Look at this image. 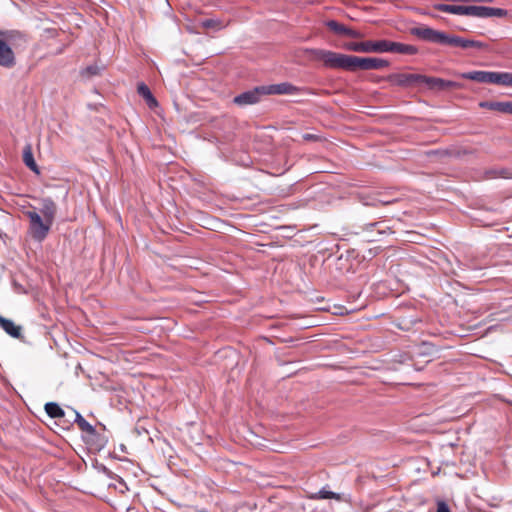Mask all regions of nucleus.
I'll return each instance as SVG.
<instances>
[{
  "mask_svg": "<svg viewBox=\"0 0 512 512\" xmlns=\"http://www.w3.org/2000/svg\"><path fill=\"white\" fill-rule=\"evenodd\" d=\"M433 7L441 12L464 15V6L461 5L435 4Z\"/></svg>",
  "mask_w": 512,
  "mask_h": 512,
  "instance_id": "aec40b11",
  "label": "nucleus"
},
{
  "mask_svg": "<svg viewBox=\"0 0 512 512\" xmlns=\"http://www.w3.org/2000/svg\"><path fill=\"white\" fill-rule=\"evenodd\" d=\"M25 216L29 219V231L32 238L36 241H43L48 235L53 223L41 217L35 210L25 212Z\"/></svg>",
  "mask_w": 512,
  "mask_h": 512,
  "instance_id": "7ed1b4c3",
  "label": "nucleus"
},
{
  "mask_svg": "<svg viewBox=\"0 0 512 512\" xmlns=\"http://www.w3.org/2000/svg\"><path fill=\"white\" fill-rule=\"evenodd\" d=\"M326 26L338 35H345L347 32V27L335 20H329L326 22Z\"/></svg>",
  "mask_w": 512,
  "mask_h": 512,
  "instance_id": "412c9836",
  "label": "nucleus"
},
{
  "mask_svg": "<svg viewBox=\"0 0 512 512\" xmlns=\"http://www.w3.org/2000/svg\"><path fill=\"white\" fill-rule=\"evenodd\" d=\"M491 173H493L494 177L512 179V169L505 168L500 170H494Z\"/></svg>",
  "mask_w": 512,
  "mask_h": 512,
  "instance_id": "393cba45",
  "label": "nucleus"
},
{
  "mask_svg": "<svg viewBox=\"0 0 512 512\" xmlns=\"http://www.w3.org/2000/svg\"><path fill=\"white\" fill-rule=\"evenodd\" d=\"M493 0H468V2H484V3H490Z\"/></svg>",
  "mask_w": 512,
  "mask_h": 512,
  "instance_id": "c85d7f7f",
  "label": "nucleus"
},
{
  "mask_svg": "<svg viewBox=\"0 0 512 512\" xmlns=\"http://www.w3.org/2000/svg\"><path fill=\"white\" fill-rule=\"evenodd\" d=\"M201 26L206 29L220 30L223 28L222 22L217 19H205L201 22Z\"/></svg>",
  "mask_w": 512,
  "mask_h": 512,
  "instance_id": "5701e85b",
  "label": "nucleus"
},
{
  "mask_svg": "<svg viewBox=\"0 0 512 512\" xmlns=\"http://www.w3.org/2000/svg\"><path fill=\"white\" fill-rule=\"evenodd\" d=\"M100 73V68L99 66L97 65H90V66H87L82 72L81 74L83 76H87V77H92V76H96V75H99Z\"/></svg>",
  "mask_w": 512,
  "mask_h": 512,
  "instance_id": "b1692460",
  "label": "nucleus"
},
{
  "mask_svg": "<svg viewBox=\"0 0 512 512\" xmlns=\"http://www.w3.org/2000/svg\"><path fill=\"white\" fill-rule=\"evenodd\" d=\"M385 49L384 52L405 54V55H415L418 52L417 47L409 44H403L399 42H393L389 40H385Z\"/></svg>",
  "mask_w": 512,
  "mask_h": 512,
  "instance_id": "f8f14e48",
  "label": "nucleus"
},
{
  "mask_svg": "<svg viewBox=\"0 0 512 512\" xmlns=\"http://www.w3.org/2000/svg\"><path fill=\"white\" fill-rule=\"evenodd\" d=\"M316 59L323 61L329 68H339L349 71L378 70L389 66V61L376 57H357L340 54L332 51L316 49L313 50Z\"/></svg>",
  "mask_w": 512,
  "mask_h": 512,
  "instance_id": "f257e3e1",
  "label": "nucleus"
},
{
  "mask_svg": "<svg viewBox=\"0 0 512 512\" xmlns=\"http://www.w3.org/2000/svg\"><path fill=\"white\" fill-rule=\"evenodd\" d=\"M45 411L51 418H63L65 416V411L55 402L46 403Z\"/></svg>",
  "mask_w": 512,
  "mask_h": 512,
  "instance_id": "6ab92c4d",
  "label": "nucleus"
},
{
  "mask_svg": "<svg viewBox=\"0 0 512 512\" xmlns=\"http://www.w3.org/2000/svg\"><path fill=\"white\" fill-rule=\"evenodd\" d=\"M15 35L21 36L18 32L0 30V66L4 68H12L16 63L14 52L7 44Z\"/></svg>",
  "mask_w": 512,
  "mask_h": 512,
  "instance_id": "20e7f679",
  "label": "nucleus"
},
{
  "mask_svg": "<svg viewBox=\"0 0 512 512\" xmlns=\"http://www.w3.org/2000/svg\"><path fill=\"white\" fill-rule=\"evenodd\" d=\"M137 92L141 97L144 98L150 108H154L158 105L156 98L153 96L149 87L145 83L138 84Z\"/></svg>",
  "mask_w": 512,
  "mask_h": 512,
  "instance_id": "f3484780",
  "label": "nucleus"
},
{
  "mask_svg": "<svg viewBox=\"0 0 512 512\" xmlns=\"http://www.w3.org/2000/svg\"><path fill=\"white\" fill-rule=\"evenodd\" d=\"M23 162L25 165L30 168L33 172L39 173L38 166L34 160L33 153L31 150V146L27 145L23 150Z\"/></svg>",
  "mask_w": 512,
  "mask_h": 512,
  "instance_id": "a211bd4d",
  "label": "nucleus"
},
{
  "mask_svg": "<svg viewBox=\"0 0 512 512\" xmlns=\"http://www.w3.org/2000/svg\"><path fill=\"white\" fill-rule=\"evenodd\" d=\"M423 14L433 16V15H432L431 13H429V12H424Z\"/></svg>",
  "mask_w": 512,
  "mask_h": 512,
  "instance_id": "7c9ffc66",
  "label": "nucleus"
},
{
  "mask_svg": "<svg viewBox=\"0 0 512 512\" xmlns=\"http://www.w3.org/2000/svg\"><path fill=\"white\" fill-rule=\"evenodd\" d=\"M71 412L74 416V422L78 425L79 429L82 432H85L90 436L96 435L95 427L92 426L89 422H87L79 412L73 409L71 410Z\"/></svg>",
  "mask_w": 512,
  "mask_h": 512,
  "instance_id": "dca6fc26",
  "label": "nucleus"
},
{
  "mask_svg": "<svg viewBox=\"0 0 512 512\" xmlns=\"http://www.w3.org/2000/svg\"><path fill=\"white\" fill-rule=\"evenodd\" d=\"M0 327L11 337L13 338H21L22 337V327L16 325L12 320L7 319L0 315Z\"/></svg>",
  "mask_w": 512,
  "mask_h": 512,
  "instance_id": "2eb2a0df",
  "label": "nucleus"
},
{
  "mask_svg": "<svg viewBox=\"0 0 512 512\" xmlns=\"http://www.w3.org/2000/svg\"><path fill=\"white\" fill-rule=\"evenodd\" d=\"M502 86L512 87V73H510V72L502 73Z\"/></svg>",
  "mask_w": 512,
  "mask_h": 512,
  "instance_id": "a878e982",
  "label": "nucleus"
},
{
  "mask_svg": "<svg viewBox=\"0 0 512 512\" xmlns=\"http://www.w3.org/2000/svg\"><path fill=\"white\" fill-rule=\"evenodd\" d=\"M40 212L45 219L54 222L57 213V205L50 197H44L40 199Z\"/></svg>",
  "mask_w": 512,
  "mask_h": 512,
  "instance_id": "ddd939ff",
  "label": "nucleus"
},
{
  "mask_svg": "<svg viewBox=\"0 0 512 512\" xmlns=\"http://www.w3.org/2000/svg\"><path fill=\"white\" fill-rule=\"evenodd\" d=\"M422 85L433 91H444L460 88V84L454 81L445 80L438 77H429L422 75Z\"/></svg>",
  "mask_w": 512,
  "mask_h": 512,
  "instance_id": "1a4fd4ad",
  "label": "nucleus"
},
{
  "mask_svg": "<svg viewBox=\"0 0 512 512\" xmlns=\"http://www.w3.org/2000/svg\"><path fill=\"white\" fill-rule=\"evenodd\" d=\"M265 95H295L302 89L288 82L263 86Z\"/></svg>",
  "mask_w": 512,
  "mask_h": 512,
  "instance_id": "9d476101",
  "label": "nucleus"
},
{
  "mask_svg": "<svg viewBox=\"0 0 512 512\" xmlns=\"http://www.w3.org/2000/svg\"><path fill=\"white\" fill-rule=\"evenodd\" d=\"M385 40L378 41H363L351 42L345 45V48L350 51L363 52V53H384Z\"/></svg>",
  "mask_w": 512,
  "mask_h": 512,
  "instance_id": "6e6552de",
  "label": "nucleus"
},
{
  "mask_svg": "<svg viewBox=\"0 0 512 512\" xmlns=\"http://www.w3.org/2000/svg\"><path fill=\"white\" fill-rule=\"evenodd\" d=\"M437 512H450V509L444 501H440L437 504Z\"/></svg>",
  "mask_w": 512,
  "mask_h": 512,
  "instance_id": "cd10ccee",
  "label": "nucleus"
},
{
  "mask_svg": "<svg viewBox=\"0 0 512 512\" xmlns=\"http://www.w3.org/2000/svg\"><path fill=\"white\" fill-rule=\"evenodd\" d=\"M263 86L255 87L252 90L245 91L239 95H237L233 102L239 106H246L256 104L260 101L261 96L265 95Z\"/></svg>",
  "mask_w": 512,
  "mask_h": 512,
  "instance_id": "9b49d317",
  "label": "nucleus"
},
{
  "mask_svg": "<svg viewBox=\"0 0 512 512\" xmlns=\"http://www.w3.org/2000/svg\"><path fill=\"white\" fill-rule=\"evenodd\" d=\"M345 35H347L351 38H357V39L363 37V35L359 31L350 29L348 27H347V32L345 33Z\"/></svg>",
  "mask_w": 512,
  "mask_h": 512,
  "instance_id": "bb28decb",
  "label": "nucleus"
},
{
  "mask_svg": "<svg viewBox=\"0 0 512 512\" xmlns=\"http://www.w3.org/2000/svg\"><path fill=\"white\" fill-rule=\"evenodd\" d=\"M481 108H486L493 111H498L505 114L512 115V101L498 102V101H483L479 103Z\"/></svg>",
  "mask_w": 512,
  "mask_h": 512,
  "instance_id": "4468645a",
  "label": "nucleus"
},
{
  "mask_svg": "<svg viewBox=\"0 0 512 512\" xmlns=\"http://www.w3.org/2000/svg\"><path fill=\"white\" fill-rule=\"evenodd\" d=\"M386 80L402 88H413L422 85V74L393 73L388 75Z\"/></svg>",
  "mask_w": 512,
  "mask_h": 512,
  "instance_id": "39448f33",
  "label": "nucleus"
},
{
  "mask_svg": "<svg viewBox=\"0 0 512 512\" xmlns=\"http://www.w3.org/2000/svg\"><path fill=\"white\" fill-rule=\"evenodd\" d=\"M314 499H336L340 500L341 497L339 494L334 493L332 491H327L325 489L320 490L316 495L312 496Z\"/></svg>",
  "mask_w": 512,
  "mask_h": 512,
  "instance_id": "4be33fe9",
  "label": "nucleus"
},
{
  "mask_svg": "<svg viewBox=\"0 0 512 512\" xmlns=\"http://www.w3.org/2000/svg\"><path fill=\"white\" fill-rule=\"evenodd\" d=\"M507 10L502 8L485 7V6H464V15L478 18L504 17Z\"/></svg>",
  "mask_w": 512,
  "mask_h": 512,
  "instance_id": "0eeeda50",
  "label": "nucleus"
},
{
  "mask_svg": "<svg viewBox=\"0 0 512 512\" xmlns=\"http://www.w3.org/2000/svg\"><path fill=\"white\" fill-rule=\"evenodd\" d=\"M312 138V135H306L305 136V139H311Z\"/></svg>",
  "mask_w": 512,
  "mask_h": 512,
  "instance_id": "c756f323",
  "label": "nucleus"
},
{
  "mask_svg": "<svg viewBox=\"0 0 512 512\" xmlns=\"http://www.w3.org/2000/svg\"><path fill=\"white\" fill-rule=\"evenodd\" d=\"M502 73L503 72L494 71H470L462 73L461 77L478 83L502 85Z\"/></svg>",
  "mask_w": 512,
  "mask_h": 512,
  "instance_id": "423d86ee",
  "label": "nucleus"
},
{
  "mask_svg": "<svg viewBox=\"0 0 512 512\" xmlns=\"http://www.w3.org/2000/svg\"><path fill=\"white\" fill-rule=\"evenodd\" d=\"M410 33L413 36L418 37L421 40L430 42V43H436L451 47H460L463 49L468 48H476L479 50H488L489 46L488 44L477 41V40H471V39H465L456 35L447 34L442 31H438L435 29H432L428 26L422 25L418 27H413L410 29Z\"/></svg>",
  "mask_w": 512,
  "mask_h": 512,
  "instance_id": "f03ea898",
  "label": "nucleus"
}]
</instances>
